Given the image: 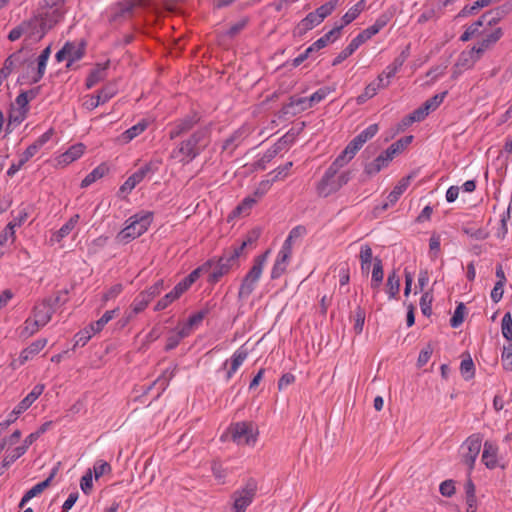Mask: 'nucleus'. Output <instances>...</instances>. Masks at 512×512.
<instances>
[{
    "instance_id": "25",
    "label": "nucleus",
    "mask_w": 512,
    "mask_h": 512,
    "mask_svg": "<svg viewBox=\"0 0 512 512\" xmlns=\"http://www.w3.org/2000/svg\"><path fill=\"white\" fill-rule=\"evenodd\" d=\"M497 452L498 447L489 441L484 443L482 453V462L488 469H494L497 466Z\"/></svg>"
},
{
    "instance_id": "1",
    "label": "nucleus",
    "mask_w": 512,
    "mask_h": 512,
    "mask_svg": "<svg viewBox=\"0 0 512 512\" xmlns=\"http://www.w3.org/2000/svg\"><path fill=\"white\" fill-rule=\"evenodd\" d=\"M210 143V128L199 127L187 138L183 139L172 151L170 157L182 164L196 159Z\"/></svg>"
},
{
    "instance_id": "11",
    "label": "nucleus",
    "mask_w": 512,
    "mask_h": 512,
    "mask_svg": "<svg viewBox=\"0 0 512 512\" xmlns=\"http://www.w3.org/2000/svg\"><path fill=\"white\" fill-rule=\"evenodd\" d=\"M503 31L501 28H496L492 32L482 36L481 40L471 49V58L473 61H478L479 56L486 50L494 46L502 37Z\"/></svg>"
},
{
    "instance_id": "32",
    "label": "nucleus",
    "mask_w": 512,
    "mask_h": 512,
    "mask_svg": "<svg viewBox=\"0 0 512 512\" xmlns=\"http://www.w3.org/2000/svg\"><path fill=\"white\" fill-rule=\"evenodd\" d=\"M119 312V309L116 308V309H113V310H108L106 311L102 317L100 319H98L97 321L91 323L89 326H90V330L93 332V333H98L100 331L103 330L104 326L109 322L111 321Z\"/></svg>"
},
{
    "instance_id": "21",
    "label": "nucleus",
    "mask_w": 512,
    "mask_h": 512,
    "mask_svg": "<svg viewBox=\"0 0 512 512\" xmlns=\"http://www.w3.org/2000/svg\"><path fill=\"white\" fill-rule=\"evenodd\" d=\"M512 9V5L505 3L495 9H491L482 14V19L488 26H494L500 22Z\"/></svg>"
},
{
    "instance_id": "59",
    "label": "nucleus",
    "mask_w": 512,
    "mask_h": 512,
    "mask_svg": "<svg viewBox=\"0 0 512 512\" xmlns=\"http://www.w3.org/2000/svg\"><path fill=\"white\" fill-rule=\"evenodd\" d=\"M502 334L508 340H512V318L507 312L502 318Z\"/></svg>"
},
{
    "instance_id": "29",
    "label": "nucleus",
    "mask_w": 512,
    "mask_h": 512,
    "mask_svg": "<svg viewBox=\"0 0 512 512\" xmlns=\"http://www.w3.org/2000/svg\"><path fill=\"white\" fill-rule=\"evenodd\" d=\"M389 163L390 160L383 153H381L373 161L364 165V172L368 176H373L380 172L383 168L387 167Z\"/></svg>"
},
{
    "instance_id": "42",
    "label": "nucleus",
    "mask_w": 512,
    "mask_h": 512,
    "mask_svg": "<svg viewBox=\"0 0 512 512\" xmlns=\"http://www.w3.org/2000/svg\"><path fill=\"white\" fill-rule=\"evenodd\" d=\"M460 372L465 380H470L474 377L475 366L469 355L466 359L461 361Z\"/></svg>"
},
{
    "instance_id": "17",
    "label": "nucleus",
    "mask_w": 512,
    "mask_h": 512,
    "mask_svg": "<svg viewBox=\"0 0 512 512\" xmlns=\"http://www.w3.org/2000/svg\"><path fill=\"white\" fill-rule=\"evenodd\" d=\"M378 130V124L369 125L366 129H364L356 137H354L348 143L347 147L356 154L368 140H370L377 134Z\"/></svg>"
},
{
    "instance_id": "41",
    "label": "nucleus",
    "mask_w": 512,
    "mask_h": 512,
    "mask_svg": "<svg viewBox=\"0 0 512 512\" xmlns=\"http://www.w3.org/2000/svg\"><path fill=\"white\" fill-rule=\"evenodd\" d=\"M339 5L338 0H330L325 4L318 7L314 13L323 21L326 17H328Z\"/></svg>"
},
{
    "instance_id": "49",
    "label": "nucleus",
    "mask_w": 512,
    "mask_h": 512,
    "mask_svg": "<svg viewBox=\"0 0 512 512\" xmlns=\"http://www.w3.org/2000/svg\"><path fill=\"white\" fill-rule=\"evenodd\" d=\"M27 113H28V111L25 109L12 107L9 112L8 126H10L11 124L19 125L21 122L24 121V119L27 116Z\"/></svg>"
},
{
    "instance_id": "50",
    "label": "nucleus",
    "mask_w": 512,
    "mask_h": 512,
    "mask_svg": "<svg viewBox=\"0 0 512 512\" xmlns=\"http://www.w3.org/2000/svg\"><path fill=\"white\" fill-rule=\"evenodd\" d=\"M378 90H379V86H376V82L369 83L365 87L364 92L357 97V99H356L357 103L358 104L365 103L368 99L375 96L377 94Z\"/></svg>"
},
{
    "instance_id": "39",
    "label": "nucleus",
    "mask_w": 512,
    "mask_h": 512,
    "mask_svg": "<svg viewBox=\"0 0 512 512\" xmlns=\"http://www.w3.org/2000/svg\"><path fill=\"white\" fill-rule=\"evenodd\" d=\"M149 295H146L143 291L139 293L135 299L133 300V303L131 304L132 312L134 314H138L142 312L150 303Z\"/></svg>"
},
{
    "instance_id": "27",
    "label": "nucleus",
    "mask_w": 512,
    "mask_h": 512,
    "mask_svg": "<svg viewBox=\"0 0 512 512\" xmlns=\"http://www.w3.org/2000/svg\"><path fill=\"white\" fill-rule=\"evenodd\" d=\"M297 83V78L293 73L283 74L278 80V88L272 94L271 99L278 97L279 94L288 93Z\"/></svg>"
},
{
    "instance_id": "61",
    "label": "nucleus",
    "mask_w": 512,
    "mask_h": 512,
    "mask_svg": "<svg viewBox=\"0 0 512 512\" xmlns=\"http://www.w3.org/2000/svg\"><path fill=\"white\" fill-rule=\"evenodd\" d=\"M177 299H178V297H176L174 292L170 291L156 303L154 310L161 311V310L167 308L172 302H174Z\"/></svg>"
},
{
    "instance_id": "19",
    "label": "nucleus",
    "mask_w": 512,
    "mask_h": 512,
    "mask_svg": "<svg viewBox=\"0 0 512 512\" xmlns=\"http://www.w3.org/2000/svg\"><path fill=\"white\" fill-rule=\"evenodd\" d=\"M250 134L249 128L242 126L235 130L222 145V150H229L230 154L247 138Z\"/></svg>"
},
{
    "instance_id": "36",
    "label": "nucleus",
    "mask_w": 512,
    "mask_h": 512,
    "mask_svg": "<svg viewBox=\"0 0 512 512\" xmlns=\"http://www.w3.org/2000/svg\"><path fill=\"white\" fill-rule=\"evenodd\" d=\"M86 150V146L83 143H76L66 149V165L79 159Z\"/></svg>"
},
{
    "instance_id": "3",
    "label": "nucleus",
    "mask_w": 512,
    "mask_h": 512,
    "mask_svg": "<svg viewBox=\"0 0 512 512\" xmlns=\"http://www.w3.org/2000/svg\"><path fill=\"white\" fill-rule=\"evenodd\" d=\"M153 220L152 212H142L131 216L127 225L117 234L116 240L119 243L127 244L131 240L144 234Z\"/></svg>"
},
{
    "instance_id": "10",
    "label": "nucleus",
    "mask_w": 512,
    "mask_h": 512,
    "mask_svg": "<svg viewBox=\"0 0 512 512\" xmlns=\"http://www.w3.org/2000/svg\"><path fill=\"white\" fill-rule=\"evenodd\" d=\"M330 93L329 88L323 87L318 89L316 92H314L310 97H304V98H298L294 99L293 97L290 98V103L283 107L284 113H289V109L293 106H301L300 110H306L314 105L318 104L322 100H324L327 95Z\"/></svg>"
},
{
    "instance_id": "46",
    "label": "nucleus",
    "mask_w": 512,
    "mask_h": 512,
    "mask_svg": "<svg viewBox=\"0 0 512 512\" xmlns=\"http://www.w3.org/2000/svg\"><path fill=\"white\" fill-rule=\"evenodd\" d=\"M465 312H466V307H465L464 303H462V302L459 303L456 306L454 314L450 319V325L452 328H457L463 323Z\"/></svg>"
},
{
    "instance_id": "31",
    "label": "nucleus",
    "mask_w": 512,
    "mask_h": 512,
    "mask_svg": "<svg viewBox=\"0 0 512 512\" xmlns=\"http://www.w3.org/2000/svg\"><path fill=\"white\" fill-rule=\"evenodd\" d=\"M148 126L145 120L138 122L136 125L130 127L119 136V141L123 144H127L132 141L135 137L143 133Z\"/></svg>"
},
{
    "instance_id": "9",
    "label": "nucleus",
    "mask_w": 512,
    "mask_h": 512,
    "mask_svg": "<svg viewBox=\"0 0 512 512\" xmlns=\"http://www.w3.org/2000/svg\"><path fill=\"white\" fill-rule=\"evenodd\" d=\"M352 178L351 171H344L328 181H320L317 186L319 195L327 197L346 185Z\"/></svg>"
},
{
    "instance_id": "57",
    "label": "nucleus",
    "mask_w": 512,
    "mask_h": 512,
    "mask_svg": "<svg viewBox=\"0 0 512 512\" xmlns=\"http://www.w3.org/2000/svg\"><path fill=\"white\" fill-rule=\"evenodd\" d=\"M501 360L503 368L507 371H512V343L504 346Z\"/></svg>"
},
{
    "instance_id": "30",
    "label": "nucleus",
    "mask_w": 512,
    "mask_h": 512,
    "mask_svg": "<svg viewBox=\"0 0 512 512\" xmlns=\"http://www.w3.org/2000/svg\"><path fill=\"white\" fill-rule=\"evenodd\" d=\"M290 259L291 256L280 252L278 253L271 270V279H278L286 272Z\"/></svg>"
},
{
    "instance_id": "16",
    "label": "nucleus",
    "mask_w": 512,
    "mask_h": 512,
    "mask_svg": "<svg viewBox=\"0 0 512 512\" xmlns=\"http://www.w3.org/2000/svg\"><path fill=\"white\" fill-rule=\"evenodd\" d=\"M46 343V339H39L31 343L27 348L22 350L18 359L11 362L12 368L16 369L19 366L25 364L28 360L32 359L45 347Z\"/></svg>"
},
{
    "instance_id": "44",
    "label": "nucleus",
    "mask_w": 512,
    "mask_h": 512,
    "mask_svg": "<svg viewBox=\"0 0 512 512\" xmlns=\"http://www.w3.org/2000/svg\"><path fill=\"white\" fill-rule=\"evenodd\" d=\"M25 453V447H17L15 448L12 455L7 456L2 463L0 464V476L5 472V470L15 462L19 457H21Z\"/></svg>"
},
{
    "instance_id": "51",
    "label": "nucleus",
    "mask_w": 512,
    "mask_h": 512,
    "mask_svg": "<svg viewBox=\"0 0 512 512\" xmlns=\"http://www.w3.org/2000/svg\"><path fill=\"white\" fill-rule=\"evenodd\" d=\"M485 6L481 3V0H477L473 3V5H465L461 11L457 14V18H463L470 15H475L478 11Z\"/></svg>"
},
{
    "instance_id": "45",
    "label": "nucleus",
    "mask_w": 512,
    "mask_h": 512,
    "mask_svg": "<svg viewBox=\"0 0 512 512\" xmlns=\"http://www.w3.org/2000/svg\"><path fill=\"white\" fill-rule=\"evenodd\" d=\"M116 93V86L112 83H109L105 85L101 90H99L96 96L99 97L101 104H104L109 101Z\"/></svg>"
},
{
    "instance_id": "18",
    "label": "nucleus",
    "mask_w": 512,
    "mask_h": 512,
    "mask_svg": "<svg viewBox=\"0 0 512 512\" xmlns=\"http://www.w3.org/2000/svg\"><path fill=\"white\" fill-rule=\"evenodd\" d=\"M370 37L362 31L360 32L351 42L345 47L333 60L332 64H341L350 55H352L363 43H365Z\"/></svg>"
},
{
    "instance_id": "20",
    "label": "nucleus",
    "mask_w": 512,
    "mask_h": 512,
    "mask_svg": "<svg viewBox=\"0 0 512 512\" xmlns=\"http://www.w3.org/2000/svg\"><path fill=\"white\" fill-rule=\"evenodd\" d=\"M52 312V299H47L34 307L32 317L34 318L35 323L42 324L44 326L50 320Z\"/></svg>"
},
{
    "instance_id": "40",
    "label": "nucleus",
    "mask_w": 512,
    "mask_h": 512,
    "mask_svg": "<svg viewBox=\"0 0 512 512\" xmlns=\"http://www.w3.org/2000/svg\"><path fill=\"white\" fill-rule=\"evenodd\" d=\"M353 319H354V326H353V330L356 334H361L362 331H363V327H364V323H365V317H366V312L365 310L358 306L355 311H354V314H353Z\"/></svg>"
},
{
    "instance_id": "60",
    "label": "nucleus",
    "mask_w": 512,
    "mask_h": 512,
    "mask_svg": "<svg viewBox=\"0 0 512 512\" xmlns=\"http://www.w3.org/2000/svg\"><path fill=\"white\" fill-rule=\"evenodd\" d=\"M361 268L365 270V265L370 266L372 262V249L369 245H363L360 251Z\"/></svg>"
},
{
    "instance_id": "64",
    "label": "nucleus",
    "mask_w": 512,
    "mask_h": 512,
    "mask_svg": "<svg viewBox=\"0 0 512 512\" xmlns=\"http://www.w3.org/2000/svg\"><path fill=\"white\" fill-rule=\"evenodd\" d=\"M355 155L356 154L346 146L334 161L342 168L351 161Z\"/></svg>"
},
{
    "instance_id": "6",
    "label": "nucleus",
    "mask_w": 512,
    "mask_h": 512,
    "mask_svg": "<svg viewBox=\"0 0 512 512\" xmlns=\"http://www.w3.org/2000/svg\"><path fill=\"white\" fill-rule=\"evenodd\" d=\"M257 490V481L253 478H249L244 487L234 491L232 494L233 512H245L247 507L253 502Z\"/></svg>"
},
{
    "instance_id": "34",
    "label": "nucleus",
    "mask_w": 512,
    "mask_h": 512,
    "mask_svg": "<svg viewBox=\"0 0 512 512\" xmlns=\"http://www.w3.org/2000/svg\"><path fill=\"white\" fill-rule=\"evenodd\" d=\"M108 66H98L96 69L92 70L86 80L87 88H92L101 80L106 77V68Z\"/></svg>"
},
{
    "instance_id": "2",
    "label": "nucleus",
    "mask_w": 512,
    "mask_h": 512,
    "mask_svg": "<svg viewBox=\"0 0 512 512\" xmlns=\"http://www.w3.org/2000/svg\"><path fill=\"white\" fill-rule=\"evenodd\" d=\"M62 4L53 3L44 17L35 16L21 24H27L24 27V34L30 39H40L45 34L46 29L52 28L62 17Z\"/></svg>"
},
{
    "instance_id": "15",
    "label": "nucleus",
    "mask_w": 512,
    "mask_h": 512,
    "mask_svg": "<svg viewBox=\"0 0 512 512\" xmlns=\"http://www.w3.org/2000/svg\"><path fill=\"white\" fill-rule=\"evenodd\" d=\"M411 178L412 176L410 175L403 177L389 193L386 201L382 205L377 206L375 210L383 212L386 211L390 206H393L409 186Z\"/></svg>"
},
{
    "instance_id": "37",
    "label": "nucleus",
    "mask_w": 512,
    "mask_h": 512,
    "mask_svg": "<svg viewBox=\"0 0 512 512\" xmlns=\"http://www.w3.org/2000/svg\"><path fill=\"white\" fill-rule=\"evenodd\" d=\"M107 171V168L104 165H100L96 167L92 172H90L81 182V187L85 188L94 183L96 180L102 178Z\"/></svg>"
},
{
    "instance_id": "56",
    "label": "nucleus",
    "mask_w": 512,
    "mask_h": 512,
    "mask_svg": "<svg viewBox=\"0 0 512 512\" xmlns=\"http://www.w3.org/2000/svg\"><path fill=\"white\" fill-rule=\"evenodd\" d=\"M432 295L430 292H425L420 299V307L423 315L429 317L432 314Z\"/></svg>"
},
{
    "instance_id": "13",
    "label": "nucleus",
    "mask_w": 512,
    "mask_h": 512,
    "mask_svg": "<svg viewBox=\"0 0 512 512\" xmlns=\"http://www.w3.org/2000/svg\"><path fill=\"white\" fill-rule=\"evenodd\" d=\"M157 170V167L153 165L152 162H149L134 172L128 179L122 184L120 187L121 193H130L137 184H139L148 173H154Z\"/></svg>"
},
{
    "instance_id": "23",
    "label": "nucleus",
    "mask_w": 512,
    "mask_h": 512,
    "mask_svg": "<svg viewBox=\"0 0 512 512\" xmlns=\"http://www.w3.org/2000/svg\"><path fill=\"white\" fill-rule=\"evenodd\" d=\"M44 385L38 384L34 386L32 391L14 408V415H20L25 412L43 393Z\"/></svg>"
},
{
    "instance_id": "63",
    "label": "nucleus",
    "mask_w": 512,
    "mask_h": 512,
    "mask_svg": "<svg viewBox=\"0 0 512 512\" xmlns=\"http://www.w3.org/2000/svg\"><path fill=\"white\" fill-rule=\"evenodd\" d=\"M94 475L96 479H99L101 476H103L106 473H109L111 471V466L108 462L103 460H98L93 467Z\"/></svg>"
},
{
    "instance_id": "35",
    "label": "nucleus",
    "mask_w": 512,
    "mask_h": 512,
    "mask_svg": "<svg viewBox=\"0 0 512 512\" xmlns=\"http://www.w3.org/2000/svg\"><path fill=\"white\" fill-rule=\"evenodd\" d=\"M261 235V229L260 228H254L252 229L251 231L248 232L245 240H243V242L241 243L240 246L238 247H235L233 248L235 251L238 252V254L241 256L244 249L248 246V245H252L254 243H256V241L259 239Z\"/></svg>"
},
{
    "instance_id": "4",
    "label": "nucleus",
    "mask_w": 512,
    "mask_h": 512,
    "mask_svg": "<svg viewBox=\"0 0 512 512\" xmlns=\"http://www.w3.org/2000/svg\"><path fill=\"white\" fill-rule=\"evenodd\" d=\"M269 252L270 251L267 250L263 254L255 257L251 269L244 276L239 287L238 298L240 300L247 299L255 290L256 284L262 275Z\"/></svg>"
},
{
    "instance_id": "52",
    "label": "nucleus",
    "mask_w": 512,
    "mask_h": 512,
    "mask_svg": "<svg viewBox=\"0 0 512 512\" xmlns=\"http://www.w3.org/2000/svg\"><path fill=\"white\" fill-rule=\"evenodd\" d=\"M248 356V350L244 348L243 346L237 349L234 354L231 357V366L236 369H239V367L243 364V362L246 360Z\"/></svg>"
},
{
    "instance_id": "38",
    "label": "nucleus",
    "mask_w": 512,
    "mask_h": 512,
    "mask_svg": "<svg viewBox=\"0 0 512 512\" xmlns=\"http://www.w3.org/2000/svg\"><path fill=\"white\" fill-rule=\"evenodd\" d=\"M447 91H444L442 93L436 94L433 97L427 99L422 106L425 108V110L430 114L431 112L435 111L443 102L444 98L447 95Z\"/></svg>"
},
{
    "instance_id": "22",
    "label": "nucleus",
    "mask_w": 512,
    "mask_h": 512,
    "mask_svg": "<svg viewBox=\"0 0 512 512\" xmlns=\"http://www.w3.org/2000/svg\"><path fill=\"white\" fill-rule=\"evenodd\" d=\"M85 46L86 42L83 39L77 43L66 41V64H71L74 61L80 60L84 55Z\"/></svg>"
},
{
    "instance_id": "12",
    "label": "nucleus",
    "mask_w": 512,
    "mask_h": 512,
    "mask_svg": "<svg viewBox=\"0 0 512 512\" xmlns=\"http://www.w3.org/2000/svg\"><path fill=\"white\" fill-rule=\"evenodd\" d=\"M482 436L480 434H472L465 441L463 448L467 452L463 454V462L469 467L470 470L474 468L476 458L481 450Z\"/></svg>"
},
{
    "instance_id": "26",
    "label": "nucleus",
    "mask_w": 512,
    "mask_h": 512,
    "mask_svg": "<svg viewBox=\"0 0 512 512\" xmlns=\"http://www.w3.org/2000/svg\"><path fill=\"white\" fill-rule=\"evenodd\" d=\"M31 56H34V52L29 48H22L19 51L11 54L4 62V64H35L34 60H31Z\"/></svg>"
},
{
    "instance_id": "54",
    "label": "nucleus",
    "mask_w": 512,
    "mask_h": 512,
    "mask_svg": "<svg viewBox=\"0 0 512 512\" xmlns=\"http://www.w3.org/2000/svg\"><path fill=\"white\" fill-rule=\"evenodd\" d=\"M396 73L397 66H393L387 73L383 72L380 74L373 82H376V86H379V89L385 88L388 86L390 78L394 77Z\"/></svg>"
},
{
    "instance_id": "53",
    "label": "nucleus",
    "mask_w": 512,
    "mask_h": 512,
    "mask_svg": "<svg viewBox=\"0 0 512 512\" xmlns=\"http://www.w3.org/2000/svg\"><path fill=\"white\" fill-rule=\"evenodd\" d=\"M387 22L388 18L385 15H382L375 21L372 26L366 28L363 31L368 35V37L371 38L372 36L376 35L387 24Z\"/></svg>"
},
{
    "instance_id": "55",
    "label": "nucleus",
    "mask_w": 512,
    "mask_h": 512,
    "mask_svg": "<svg viewBox=\"0 0 512 512\" xmlns=\"http://www.w3.org/2000/svg\"><path fill=\"white\" fill-rule=\"evenodd\" d=\"M257 202L255 197H246L233 211L234 215H240L242 213L248 214L249 210Z\"/></svg>"
},
{
    "instance_id": "33",
    "label": "nucleus",
    "mask_w": 512,
    "mask_h": 512,
    "mask_svg": "<svg viewBox=\"0 0 512 512\" xmlns=\"http://www.w3.org/2000/svg\"><path fill=\"white\" fill-rule=\"evenodd\" d=\"M400 290V278L396 271L393 270L389 273L386 281V292L389 294V298H395L399 294Z\"/></svg>"
},
{
    "instance_id": "62",
    "label": "nucleus",
    "mask_w": 512,
    "mask_h": 512,
    "mask_svg": "<svg viewBox=\"0 0 512 512\" xmlns=\"http://www.w3.org/2000/svg\"><path fill=\"white\" fill-rule=\"evenodd\" d=\"M92 334H94V333L90 330V326L81 330L80 332H78L74 337L75 338L74 347L84 346L88 342V340L91 338Z\"/></svg>"
},
{
    "instance_id": "24",
    "label": "nucleus",
    "mask_w": 512,
    "mask_h": 512,
    "mask_svg": "<svg viewBox=\"0 0 512 512\" xmlns=\"http://www.w3.org/2000/svg\"><path fill=\"white\" fill-rule=\"evenodd\" d=\"M45 68L46 66H27L26 71L19 76L18 82L21 85L37 83L42 78Z\"/></svg>"
},
{
    "instance_id": "58",
    "label": "nucleus",
    "mask_w": 512,
    "mask_h": 512,
    "mask_svg": "<svg viewBox=\"0 0 512 512\" xmlns=\"http://www.w3.org/2000/svg\"><path fill=\"white\" fill-rule=\"evenodd\" d=\"M201 314H198L197 312L191 315L187 322L182 326L183 330H186L187 334L190 335L191 331L198 327L201 322L203 321V318L201 317Z\"/></svg>"
},
{
    "instance_id": "48",
    "label": "nucleus",
    "mask_w": 512,
    "mask_h": 512,
    "mask_svg": "<svg viewBox=\"0 0 512 512\" xmlns=\"http://www.w3.org/2000/svg\"><path fill=\"white\" fill-rule=\"evenodd\" d=\"M484 19H482V16L472 23L465 32L461 35L460 40L463 42L469 41L474 35H476L479 31V28L483 26Z\"/></svg>"
},
{
    "instance_id": "5",
    "label": "nucleus",
    "mask_w": 512,
    "mask_h": 512,
    "mask_svg": "<svg viewBox=\"0 0 512 512\" xmlns=\"http://www.w3.org/2000/svg\"><path fill=\"white\" fill-rule=\"evenodd\" d=\"M239 258L238 252L231 249L225 251L217 260L214 259V270L210 273L208 282L215 284L234 267H239Z\"/></svg>"
},
{
    "instance_id": "43",
    "label": "nucleus",
    "mask_w": 512,
    "mask_h": 512,
    "mask_svg": "<svg viewBox=\"0 0 512 512\" xmlns=\"http://www.w3.org/2000/svg\"><path fill=\"white\" fill-rule=\"evenodd\" d=\"M187 336H189V335L187 334L186 330H183L182 328L177 333L171 334L167 338L165 350L166 351L173 350L174 348H176L178 346L180 341Z\"/></svg>"
},
{
    "instance_id": "47",
    "label": "nucleus",
    "mask_w": 512,
    "mask_h": 512,
    "mask_svg": "<svg viewBox=\"0 0 512 512\" xmlns=\"http://www.w3.org/2000/svg\"><path fill=\"white\" fill-rule=\"evenodd\" d=\"M40 327H43L42 324L35 323V320L33 317H29L25 323L24 327L21 330V337L28 338L32 336L34 333H36Z\"/></svg>"
},
{
    "instance_id": "28",
    "label": "nucleus",
    "mask_w": 512,
    "mask_h": 512,
    "mask_svg": "<svg viewBox=\"0 0 512 512\" xmlns=\"http://www.w3.org/2000/svg\"><path fill=\"white\" fill-rule=\"evenodd\" d=\"M323 21L313 12L307 14V16L302 19L295 28V32L298 35H304L307 31L313 29Z\"/></svg>"
},
{
    "instance_id": "14",
    "label": "nucleus",
    "mask_w": 512,
    "mask_h": 512,
    "mask_svg": "<svg viewBox=\"0 0 512 512\" xmlns=\"http://www.w3.org/2000/svg\"><path fill=\"white\" fill-rule=\"evenodd\" d=\"M61 465V462H58L57 463V466H55L51 472H50V475L42 482L36 484L35 486H33L31 489H29L25 494L24 496L22 497L20 503H19V507L20 508H23L25 506V504L30 500L32 499L33 497L41 494L46 488H48L51 483H52V480L54 479V477L57 475V472L59 470V467Z\"/></svg>"
},
{
    "instance_id": "8",
    "label": "nucleus",
    "mask_w": 512,
    "mask_h": 512,
    "mask_svg": "<svg viewBox=\"0 0 512 512\" xmlns=\"http://www.w3.org/2000/svg\"><path fill=\"white\" fill-rule=\"evenodd\" d=\"M201 117L198 113L193 112L192 114L186 115L173 122L170 125L168 136L170 140H174L181 137L188 132L192 131L193 128L199 123Z\"/></svg>"
},
{
    "instance_id": "7",
    "label": "nucleus",
    "mask_w": 512,
    "mask_h": 512,
    "mask_svg": "<svg viewBox=\"0 0 512 512\" xmlns=\"http://www.w3.org/2000/svg\"><path fill=\"white\" fill-rule=\"evenodd\" d=\"M231 439L237 444L251 445L256 442V434L250 422H237L229 427Z\"/></svg>"
}]
</instances>
